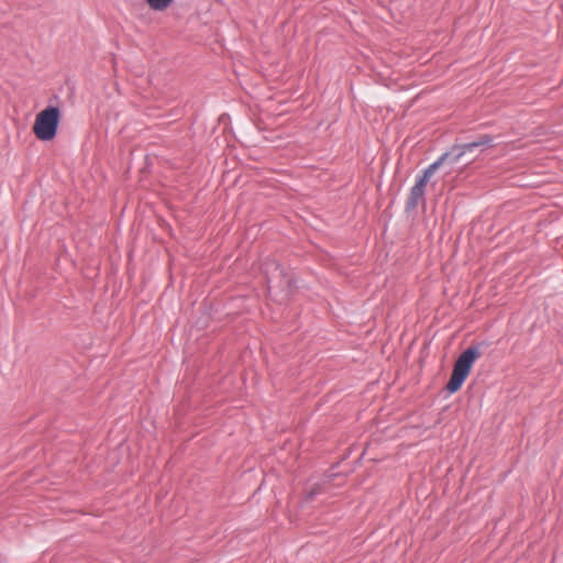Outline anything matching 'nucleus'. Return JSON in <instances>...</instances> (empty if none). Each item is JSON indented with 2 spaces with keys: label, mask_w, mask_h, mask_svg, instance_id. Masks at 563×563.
<instances>
[{
  "label": "nucleus",
  "mask_w": 563,
  "mask_h": 563,
  "mask_svg": "<svg viewBox=\"0 0 563 563\" xmlns=\"http://www.w3.org/2000/svg\"><path fill=\"white\" fill-rule=\"evenodd\" d=\"M427 183L428 181L426 180V178H421L420 176H418V178L416 179V183L411 187L410 194L406 201V209L408 211L416 209L419 203V200L423 198Z\"/></svg>",
  "instance_id": "obj_3"
},
{
  "label": "nucleus",
  "mask_w": 563,
  "mask_h": 563,
  "mask_svg": "<svg viewBox=\"0 0 563 563\" xmlns=\"http://www.w3.org/2000/svg\"><path fill=\"white\" fill-rule=\"evenodd\" d=\"M60 122V110L58 107L49 106L36 114L33 132L41 141L53 140Z\"/></svg>",
  "instance_id": "obj_2"
},
{
  "label": "nucleus",
  "mask_w": 563,
  "mask_h": 563,
  "mask_svg": "<svg viewBox=\"0 0 563 563\" xmlns=\"http://www.w3.org/2000/svg\"><path fill=\"white\" fill-rule=\"evenodd\" d=\"M174 0H146L148 7L154 11H164L166 10Z\"/></svg>",
  "instance_id": "obj_6"
},
{
  "label": "nucleus",
  "mask_w": 563,
  "mask_h": 563,
  "mask_svg": "<svg viewBox=\"0 0 563 563\" xmlns=\"http://www.w3.org/2000/svg\"><path fill=\"white\" fill-rule=\"evenodd\" d=\"M478 346H470L463 351L454 363L453 372L446 384L450 394L457 391L467 378L474 362L479 357Z\"/></svg>",
  "instance_id": "obj_1"
},
{
  "label": "nucleus",
  "mask_w": 563,
  "mask_h": 563,
  "mask_svg": "<svg viewBox=\"0 0 563 563\" xmlns=\"http://www.w3.org/2000/svg\"><path fill=\"white\" fill-rule=\"evenodd\" d=\"M493 137L488 134H484L478 136L475 141L464 144H459L461 151H463V156L466 154L473 153L478 147H488L493 145Z\"/></svg>",
  "instance_id": "obj_4"
},
{
  "label": "nucleus",
  "mask_w": 563,
  "mask_h": 563,
  "mask_svg": "<svg viewBox=\"0 0 563 563\" xmlns=\"http://www.w3.org/2000/svg\"><path fill=\"white\" fill-rule=\"evenodd\" d=\"M276 272L279 273V275H283V271L282 268L279 267V265H276V268H275Z\"/></svg>",
  "instance_id": "obj_8"
},
{
  "label": "nucleus",
  "mask_w": 563,
  "mask_h": 563,
  "mask_svg": "<svg viewBox=\"0 0 563 563\" xmlns=\"http://www.w3.org/2000/svg\"><path fill=\"white\" fill-rule=\"evenodd\" d=\"M441 166H444L442 161L440 159V157L434 161L432 164H430L424 170H423V174L420 176L421 178H426V180L428 181L429 178L434 174V172L441 167Z\"/></svg>",
  "instance_id": "obj_7"
},
{
  "label": "nucleus",
  "mask_w": 563,
  "mask_h": 563,
  "mask_svg": "<svg viewBox=\"0 0 563 563\" xmlns=\"http://www.w3.org/2000/svg\"><path fill=\"white\" fill-rule=\"evenodd\" d=\"M313 495H314V493H313V492H311V493L309 494V498H311Z\"/></svg>",
  "instance_id": "obj_10"
},
{
  "label": "nucleus",
  "mask_w": 563,
  "mask_h": 563,
  "mask_svg": "<svg viewBox=\"0 0 563 563\" xmlns=\"http://www.w3.org/2000/svg\"><path fill=\"white\" fill-rule=\"evenodd\" d=\"M463 157V151H461L459 144H455L449 151L443 153L440 156V159L442 161L443 165H449L452 167L455 164H457Z\"/></svg>",
  "instance_id": "obj_5"
},
{
  "label": "nucleus",
  "mask_w": 563,
  "mask_h": 563,
  "mask_svg": "<svg viewBox=\"0 0 563 563\" xmlns=\"http://www.w3.org/2000/svg\"><path fill=\"white\" fill-rule=\"evenodd\" d=\"M267 283H268V284H271V283H272V278H271V277H268V278H267Z\"/></svg>",
  "instance_id": "obj_9"
}]
</instances>
